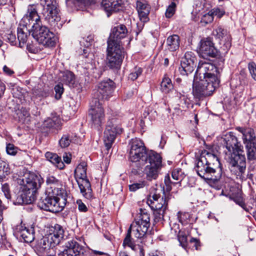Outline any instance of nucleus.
Segmentation results:
<instances>
[{
  "instance_id": "obj_15",
  "label": "nucleus",
  "mask_w": 256,
  "mask_h": 256,
  "mask_svg": "<svg viewBox=\"0 0 256 256\" xmlns=\"http://www.w3.org/2000/svg\"><path fill=\"white\" fill-rule=\"evenodd\" d=\"M196 58L194 52H186L181 61V66L179 68L180 74L185 76L192 73L196 66Z\"/></svg>"
},
{
  "instance_id": "obj_10",
  "label": "nucleus",
  "mask_w": 256,
  "mask_h": 256,
  "mask_svg": "<svg viewBox=\"0 0 256 256\" xmlns=\"http://www.w3.org/2000/svg\"><path fill=\"white\" fill-rule=\"evenodd\" d=\"M66 194H47V196L38 202L39 207L44 210L56 212L62 210L66 203Z\"/></svg>"
},
{
  "instance_id": "obj_44",
  "label": "nucleus",
  "mask_w": 256,
  "mask_h": 256,
  "mask_svg": "<svg viewBox=\"0 0 256 256\" xmlns=\"http://www.w3.org/2000/svg\"><path fill=\"white\" fill-rule=\"evenodd\" d=\"M20 120L24 124H28L30 121V114L25 110H22L20 115L19 116Z\"/></svg>"
},
{
  "instance_id": "obj_48",
  "label": "nucleus",
  "mask_w": 256,
  "mask_h": 256,
  "mask_svg": "<svg viewBox=\"0 0 256 256\" xmlns=\"http://www.w3.org/2000/svg\"><path fill=\"white\" fill-rule=\"evenodd\" d=\"M173 179L178 180H182L183 178V173L182 169L177 168L173 170L172 174Z\"/></svg>"
},
{
  "instance_id": "obj_43",
  "label": "nucleus",
  "mask_w": 256,
  "mask_h": 256,
  "mask_svg": "<svg viewBox=\"0 0 256 256\" xmlns=\"http://www.w3.org/2000/svg\"><path fill=\"white\" fill-rule=\"evenodd\" d=\"M214 20V17L210 14V12L209 11L207 14H204L202 16L201 18L200 23L202 25H206L212 22Z\"/></svg>"
},
{
  "instance_id": "obj_11",
  "label": "nucleus",
  "mask_w": 256,
  "mask_h": 256,
  "mask_svg": "<svg viewBox=\"0 0 256 256\" xmlns=\"http://www.w3.org/2000/svg\"><path fill=\"white\" fill-rule=\"evenodd\" d=\"M124 56V50L122 44L108 42V65L111 68H118Z\"/></svg>"
},
{
  "instance_id": "obj_42",
  "label": "nucleus",
  "mask_w": 256,
  "mask_h": 256,
  "mask_svg": "<svg viewBox=\"0 0 256 256\" xmlns=\"http://www.w3.org/2000/svg\"><path fill=\"white\" fill-rule=\"evenodd\" d=\"M142 72V70L140 67H135L128 76V79L132 81L136 80Z\"/></svg>"
},
{
  "instance_id": "obj_52",
  "label": "nucleus",
  "mask_w": 256,
  "mask_h": 256,
  "mask_svg": "<svg viewBox=\"0 0 256 256\" xmlns=\"http://www.w3.org/2000/svg\"><path fill=\"white\" fill-rule=\"evenodd\" d=\"M178 216L180 222L182 224H184L187 222V220L189 219L190 215L188 212H178Z\"/></svg>"
},
{
  "instance_id": "obj_40",
  "label": "nucleus",
  "mask_w": 256,
  "mask_h": 256,
  "mask_svg": "<svg viewBox=\"0 0 256 256\" xmlns=\"http://www.w3.org/2000/svg\"><path fill=\"white\" fill-rule=\"evenodd\" d=\"M147 185V182L146 181H139L138 182H134L132 184H130L129 190L131 192H136L139 189L144 188Z\"/></svg>"
},
{
  "instance_id": "obj_35",
  "label": "nucleus",
  "mask_w": 256,
  "mask_h": 256,
  "mask_svg": "<svg viewBox=\"0 0 256 256\" xmlns=\"http://www.w3.org/2000/svg\"><path fill=\"white\" fill-rule=\"evenodd\" d=\"M132 230L131 228L128 229L126 235L124 240L122 246L124 248L128 246L132 250H136V246L134 244V239L132 238Z\"/></svg>"
},
{
  "instance_id": "obj_36",
  "label": "nucleus",
  "mask_w": 256,
  "mask_h": 256,
  "mask_svg": "<svg viewBox=\"0 0 256 256\" xmlns=\"http://www.w3.org/2000/svg\"><path fill=\"white\" fill-rule=\"evenodd\" d=\"M76 138V136H73L68 134H64L59 140L60 146L62 148H67L71 142H75Z\"/></svg>"
},
{
  "instance_id": "obj_31",
  "label": "nucleus",
  "mask_w": 256,
  "mask_h": 256,
  "mask_svg": "<svg viewBox=\"0 0 256 256\" xmlns=\"http://www.w3.org/2000/svg\"><path fill=\"white\" fill-rule=\"evenodd\" d=\"M229 168L232 174L236 176L238 179L245 178L246 164H230Z\"/></svg>"
},
{
  "instance_id": "obj_41",
  "label": "nucleus",
  "mask_w": 256,
  "mask_h": 256,
  "mask_svg": "<svg viewBox=\"0 0 256 256\" xmlns=\"http://www.w3.org/2000/svg\"><path fill=\"white\" fill-rule=\"evenodd\" d=\"M170 192L166 191L164 188L163 196L160 199V204H162V205L166 206V208H167L168 202L171 200L172 198V196Z\"/></svg>"
},
{
  "instance_id": "obj_8",
  "label": "nucleus",
  "mask_w": 256,
  "mask_h": 256,
  "mask_svg": "<svg viewBox=\"0 0 256 256\" xmlns=\"http://www.w3.org/2000/svg\"><path fill=\"white\" fill-rule=\"evenodd\" d=\"M123 132L120 120L116 118H110L104 132V142L107 150L111 148L116 137Z\"/></svg>"
},
{
  "instance_id": "obj_30",
  "label": "nucleus",
  "mask_w": 256,
  "mask_h": 256,
  "mask_svg": "<svg viewBox=\"0 0 256 256\" xmlns=\"http://www.w3.org/2000/svg\"><path fill=\"white\" fill-rule=\"evenodd\" d=\"M242 148L231 152V154H226L230 158V164H246V158L242 154Z\"/></svg>"
},
{
  "instance_id": "obj_55",
  "label": "nucleus",
  "mask_w": 256,
  "mask_h": 256,
  "mask_svg": "<svg viewBox=\"0 0 256 256\" xmlns=\"http://www.w3.org/2000/svg\"><path fill=\"white\" fill-rule=\"evenodd\" d=\"M234 202L241 206L246 212H248L249 208L247 207L244 202L243 201L242 198L241 197L234 198Z\"/></svg>"
},
{
  "instance_id": "obj_24",
  "label": "nucleus",
  "mask_w": 256,
  "mask_h": 256,
  "mask_svg": "<svg viewBox=\"0 0 256 256\" xmlns=\"http://www.w3.org/2000/svg\"><path fill=\"white\" fill-rule=\"evenodd\" d=\"M150 224L142 222L136 221L130 226L132 230V235L137 238H142L146 236Z\"/></svg>"
},
{
  "instance_id": "obj_59",
  "label": "nucleus",
  "mask_w": 256,
  "mask_h": 256,
  "mask_svg": "<svg viewBox=\"0 0 256 256\" xmlns=\"http://www.w3.org/2000/svg\"><path fill=\"white\" fill-rule=\"evenodd\" d=\"M177 96L180 98V104L182 107H184L186 104L188 102V100L186 97V96L184 94H182L181 93H179L178 94Z\"/></svg>"
},
{
  "instance_id": "obj_4",
  "label": "nucleus",
  "mask_w": 256,
  "mask_h": 256,
  "mask_svg": "<svg viewBox=\"0 0 256 256\" xmlns=\"http://www.w3.org/2000/svg\"><path fill=\"white\" fill-rule=\"evenodd\" d=\"M33 18H35L36 20L38 18L36 6L34 4L29 5L27 12L22 18L20 26L18 28V39L19 41V46L21 48L24 46L27 41L28 34L33 32Z\"/></svg>"
},
{
  "instance_id": "obj_57",
  "label": "nucleus",
  "mask_w": 256,
  "mask_h": 256,
  "mask_svg": "<svg viewBox=\"0 0 256 256\" xmlns=\"http://www.w3.org/2000/svg\"><path fill=\"white\" fill-rule=\"evenodd\" d=\"M248 68L252 76L256 80V64L254 62H250Z\"/></svg>"
},
{
  "instance_id": "obj_29",
  "label": "nucleus",
  "mask_w": 256,
  "mask_h": 256,
  "mask_svg": "<svg viewBox=\"0 0 256 256\" xmlns=\"http://www.w3.org/2000/svg\"><path fill=\"white\" fill-rule=\"evenodd\" d=\"M59 78L62 82L70 87L75 88L78 86V82L76 80L74 75L70 71L60 72Z\"/></svg>"
},
{
  "instance_id": "obj_62",
  "label": "nucleus",
  "mask_w": 256,
  "mask_h": 256,
  "mask_svg": "<svg viewBox=\"0 0 256 256\" xmlns=\"http://www.w3.org/2000/svg\"><path fill=\"white\" fill-rule=\"evenodd\" d=\"M0 242L4 244L6 248L10 247V244L8 242L5 233L1 234V239Z\"/></svg>"
},
{
  "instance_id": "obj_1",
  "label": "nucleus",
  "mask_w": 256,
  "mask_h": 256,
  "mask_svg": "<svg viewBox=\"0 0 256 256\" xmlns=\"http://www.w3.org/2000/svg\"><path fill=\"white\" fill-rule=\"evenodd\" d=\"M220 82V73L217 67L204 60L200 61L194 78V95L198 98L209 96Z\"/></svg>"
},
{
  "instance_id": "obj_56",
  "label": "nucleus",
  "mask_w": 256,
  "mask_h": 256,
  "mask_svg": "<svg viewBox=\"0 0 256 256\" xmlns=\"http://www.w3.org/2000/svg\"><path fill=\"white\" fill-rule=\"evenodd\" d=\"M33 96L32 97L34 98H45L46 97L48 96V94L44 91H42V90H40L38 89L34 90L32 92Z\"/></svg>"
},
{
  "instance_id": "obj_17",
  "label": "nucleus",
  "mask_w": 256,
  "mask_h": 256,
  "mask_svg": "<svg viewBox=\"0 0 256 256\" xmlns=\"http://www.w3.org/2000/svg\"><path fill=\"white\" fill-rule=\"evenodd\" d=\"M46 194L53 196L54 194H66L64 189L61 188L60 182L52 176H48L46 179Z\"/></svg>"
},
{
  "instance_id": "obj_3",
  "label": "nucleus",
  "mask_w": 256,
  "mask_h": 256,
  "mask_svg": "<svg viewBox=\"0 0 256 256\" xmlns=\"http://www.w3.org/2000/svg\"><path fill=\"white\" fill-rule=\"evenodd\" d=\"M22 182L20 194L17 197L16 202L20 204H32L36 199L38 190L44 183V179L40 174L28 173L26 174Z\"/></svg>"
},
{
  "instance_id": "obj_7",
  "label": "nucleus",
  "mask_w": 256,
  "mask_h": 256,
  "mask_svg": "<svg viewBox=\"0 0 256 256\" xmlns=\"http://www.w3.org/2000/svg\"><path fill=\"white\" fill-rule=\"evenodd\" d=\"M86 167V162H80L75 169L74 176L82 196L86 199L91 200L93 195L90 183L87 178Z\"/></svg>"
},
{
  "instance_id": "obj_45",
  "label": "nucleus",
  "mask_w": 256,
  "mask_h": 256,
  "mask_svg": "<svg viewBox=\"0 0 256 256\" xmlns=\"http://www.w3.org/2000/svg\"><path fill=\"white\" fill-rule=\"evenodd\" d=\"M178 240L180 243V246L186 248L187 246V236L186 234L182 232H180L178 236Z\"/></svg>"
},
{
  "instance_id": "obj_22",
  "label": "nucleus",
  "mask_w": 256,
  "mask_h": 256,
  "mask_svg": "<svg viewBox=\"0 0 256 256\" xmlns=\"http://www.w3.org/2000/svg\"><path fill=\"white\" fill-rule=\"evenodd\" d=\"M128 30L124 25H118L112 28L108 42L122 44L121 40L126 36Z\"/></svg>"
},
{
  "instance_id": "obj_46",
  "label": "nucleus",
  "mask_w": 256,
  "mask_h": 256,
  "mask_svg": "<svg viewBox=\"0 0 256 256\" xmlns=\"http://www.w3.org/2000/svg\"><path fill=\"white\" fill-rule=\"evenodd\" d=\"M6 151L8 154L15 156L18 152V148L14 144L10 143L6 144Z\"/></svg>"
},
{
  "instance_id": "obj_5",
  "label": "nucleus",
  "mask_w": 256,
  "mask_h": 256,
  "mask_svg": "<svg viewBox=\"0 0 256 256\" xmlns=\"http://www.w3.org/2000/svg\"><path fill=\"white\" fill-rule=\"evenodd\" d=\"M40 4L43 7L42 14L45 20L52 28L60 29L62 26V23L56 2L41 0Z\"/></svg>"
},
{
  "instance_id": "obj_6",
  "label": "nucleus",
  "mask_w": 256,
  "mask_h": 256,
  "mask_svg": "<svg viewBox=\"0 0 256 256\" xmlns=\"http://www.w3.org/2000/svg\"><path fill=\"white\" fill-rule=\"evenodd\" d=\"M38 19L36 20L35 18H33L34 20L32 26V36L44 46L48 47L54 46L56 43V38L54 34L50 32L47 27L42 26L39 16Z\"/></svg>"
},
{
  "instance_id": "obj_64",
  "label": "nucleus",
  "mask_w": 256,
  "mask_h": 256,
  "mask_svg": "<svg viewBox=\"0 0 256 256\" xmlns=\"http://www.w3.org/2000/svg\"><path fill=\"white\" fill-rule=\"evenodd\" d=\"M195 12L198 13L202 10L204 8V3L202 2H196V3Z\"/></svg>"
},
{
  "instance_id": "obj_23",
  "label": "nucleus",
  "mask_w": 256,
  "mask_h": 256,
  "mask_svg": "<svg viewBox=\"0 0 256 256\" xmlns=\"http://www.w3.org/2000/svg\"><path fill=\"white\" fill-rule=\"evenodd\" d=\"M102 6L108 12V16L112 12H117L122 10L123 0H102Z\"/></svg>"
},
{
  "instance_id": "obj_63",
  "label": "nucleus",
  "mask_w": 256,
  "mask_h": 256,
  "mask_svg": "<svg viewBox=\"0 0 256 256\" xmlns=\"http://www.w3.org/2000/svg\"><path fill=\"white\" fill-rule=\"evenodd\" d=\"M152 200H150V204L151 206H154V202H156V204H160V196L158 194H153V196H152Z\"/></svg>"
},
{
  "instance_id": "obj_14",
  "label": "nucleus",
  "mask_w": 256,
  "mask_h": 256,
  "mask_svg": "<svg viewBox=\"0 0 256 256\" xmlns=\"http://www.w3.org/2000/svg\"><path fill=\"white\" fill-rule=\"evenodd\" d=\"M114 88V83L112 80L102 82L98 84L92 99H96L102 103L103 100H108L112 96Z\"/></svg>"
},
{
  "instance_id": "obj_32",
  "label": "nucleus",
  "mask_w": 256,
  "mask_h": 256,
  "mask_svg": "<svg viewBox=\"0 0 256 256\" xmlns=\"http://www.w3.org/2000/svg\"><path fill=\"white\" fill-rule=\"evenodd\" d=\"M155 204L154 206H150L154 210V220L156 222H159L164 220V214L166 210V206L162 205V204Z\"/></svg>"
},
{
  "instance_id": "obj_60",
  "label": "nucleus",
  "mask_w": 256,
  "mask_h": 256,
  "mask_svg": "<svg viewBox=\"0 0 256 256\" xmlns=\"http://www.w3.org/2000/svg\"><path fill=\"white\" fill-rule=\"evenodd\" d=\"M2 190L6 198L8 199H10V194L8 185L7 184H2Z\"/></svg>"
},
{
  "instance_id": "obj_51",
  "label": "nucleus",
  "mask_w": 256,
  "mask_h": 256,
  "mask_svg": "<svg viewBox=\"0 0 256 256\" xmlns=\"http://www.w3.org/2000/svg\"><path fill=\"white\" fill-rule=\"evenodd\" d=\"M138 222H142L146 224H150V214L147 212H142L139 216V220Z\"/></svg>"
},
{
  "instance_id": "obj_16",
  "label": "nucleus",
  "mask_w": 256,
  "mask_h": 256,
  "mask_svg": "<svg viewBox=\"0 0 256 256\" xmlns=\"http://www.w3.org/2000/svg\"><path fill=\"white\" fill-rule=\"evenodd\" d=\"M214 32L216 36L220 40V44L221 45L220 50L222 54L228 52L231 46V36L226 30L222 26L216 28Z\"/></svg>"
},
{
  "instance_id": "obj_21",
  "label": "nucleus",
  "mask_w": 256,
  "mask_h": 256,
  "mask_svg": "<svg viewBox=\"0 0 256 256\" xmlns=\"http://www.w3.org/2000/svg\"><path fill=\"white\" fill-rule=\"evenodd\" d=\"M222 144L227 151H224L226 154H231V152L242 148L240 143L238 142L237 138L232 132L226 133L222 138Z\"/></svg>"
},
{
  "instance_id": "obj_49",
  "label": "nucleus",
  "mask_w": 256,
  "mask_h": 256,
  "mask_svg": "<svg viewBox=\"0 0 256 256\" xmlns=\"http://www.w3.org/2000/svg\"><path fill=\"white\" fill-rule=\"evenodd\" d=\"M176 4L174 2H172L168 6L166 12V16L168 18H171L175 12Z\"/></svg>"
},
{
  "instance_id": "obj_47",
  "label": "nucleus",
  "mask_w": 256,
  "mask_h": 256,
  "mask_svg": "<svg viewBox=\"0 0 256 256\" xmlns=\"http://www.w3.org/2000/svg\"><path fill=\"white\" fill-rule=\"evenodd\" d=\"M210 12L213 17L216 16L218 18H221L225 14L224 10L219 8H214L212 9Z\"/></svg>"
},
{
  "instance_id": "obj_28",
  "label": "nucleus",
  "mask_w": 256,
  "mask_h": 256,
  "mask_svg": "<svg viewBox=\"0 0 256 256\" xmlns=\"http://www.w3.org/2000/svg\"><path fill=\"white\" fill-rule=\"evenodd\" d=\"M236 130L242 134L244 142L246 146L250 142H256V136L253 129L250 128H243L238 127L236 128Z\"/></svg>"
},
{
  "instance_id": "obj_13",
  "label": "nucleus",
  "mask_w": 256,
  "mask_h": 256,
  "mask_svg": "<svg viewBox=\"0 0 256 256\" xmlns=\"http://www.w3.org/2000/svg\"><path fill=\"white\" fill-rule=\"evenodd\" d=\"M102 104V103L96 99H92L90 102L89 116L90 117V124L92 127L95 128H100L104 120L105 114Z\"/></svg>"
},
{
  "instance_id": "obj_27",
  "label": "nucleus",
  "mask_w": 256,
  "mask_h": 256,
  "mask_svg": "<svg viewBox=\"0 0 256 256\" xmlns=\"http://www.w3.org/2000/svg\"><path fill=\"white\" fill-rule=\"evenodd\" d=\"M136 8L138 13L140 20L145 22L148 21V15L150 11V6L144 0H137Z\"/></svg>"
},
{
  "instance_id": "obj_53",
  "label": "nucleus",
  "mask_w": 256,
  "mask_h": 256,
  "mask_svg": "<svg viewBox=\"0 0 256 256\" xmlns=\"http://www.w3.org/2000/svg\"><path fill=\"white\" fill-rule=\"evenodd\" d=\"M54 90L56 92L55 97L57 100L61 98L62 94L64 92V88L62 84H58L54 87Z\"/></svg>"
},
{
  "instance_id": "obj_9",
  "label": "nucleus",
  "mask_w": 256,
  "mask_h": 256,
  "mask_svg": "<svg viewBox=\"0 0 256 256\" xmlns=\"http://www.w3.org/2000/svg\"><path fill=\"white\" fill-rule=\"evenodd\" d=\"M130 144L131 146L129 154L130 160L132 162H138L140 166H144L147 164L150 152H147L142 141L135 138L131 140Z\"/></svg>"
},
{
  "instance_id": "obj_2",
  "label": "nucleus",
  "mask_w": 256,
  "mask_h": 256,
  "mask_svg": "<svg viewBox=\"0 0 256 256\" xmlns=\"http://www.w3.org/2000/svg\"><path fill=\"white\" fill-rule=\"evenodd\" d=\"M218 156L204 150L198 160L196 170L202 178L216 182L220 180L222 176Z\"/></svg>"
},
{
  "instance_id": "obj_25",
  "label": "nucleus",
  "mask_w": 256,
  "mask_h": 256,
  "mask_svg": "<svg viewBox=\"0 0 256 256\" xmlns=\"http://www.w3.org/2000/svg\"><path fill=\"white\" fill-rule=\"evenodd\" d=\"M64 232V230L62 226L56 224L50 228V233L46 234V236L54 244L57 245L60 244L61 239L62 238Z\"/></svg>"
},
{
  "instance_id": "obj_26",
  "label": "nucleus",
  "mask_w": 256,
  "mask_h": 256,
  "mask_svg": "<svg viewBox=\"0 0 256 256\" xmlns=\"http://www.w3.org/2000/svg\"><path fill=\"white\" fill-rule=\"evenodd\" d=\"M18 234L25 242H31L34 239V228H26L22 225L18 228Z\"/></svg>"
},
{
  "instance_id": "obj_12",
  "label": "nucleus",
  "mask_w": 256,
  "mask_h": 256,
  "mask_svg": "<svg viewBox=\"0 0 256 256\" xmlns=\"http://www.w3.org/2000/svg\"><path fill=\"white\" fill-rule=\"evenodd\" d=\"M147 163L149 164L145 166L143 171L146 178L148 180L156 179L162 167V157L155 152L150 151Z\"/></svg>"
},
{
  "instance_id": "obj_34",
  "label": "nucleus",
  "mask_w": 256,
  "mask_h": 256,
  "mask_svg": "<svg viewBox=\"0 0 256 256\" xmlns=\"http://www.w3.org/2000/svg\"><path fill=\"white\" fill-rule=\"evenodd\" d=\"M45 156L47 160L51 162L60 169H62L64 167V162L62 161L61 158L56 154L50 152H46Z\"/></svg>"
},
{
  "instance_id": "obj_38",
  "label": "nucleus",
  "mask_w": 256,
  "mask_h": 256,
  "mask_svg": "<svg viewBox=\"0 0 256 256\" xmlns=\"http://www.w3.org/2000/svg\"><path fill=\"white\" fill-rule=\"evenodd\" d=\"M247 156L250 160H256V142L246 144Z\"/></svg>"
},
{
  "instance_id": "obj_20",
  "label": "nucleus",
  "mask_w": 256,
  "mask_h": 256,
  "mask_svg": "<svg viewBox=\"0 0 256 256\" xmlns=\"http://www.w3.org/2000/svg\"><path fill=\"white\" fill-rule=\"evenodd\" d=\"M200 53L204 58L208 57L214 58L216 56L218 50L214 46L212 40L206 38L202 39L200 42Z\"/></svg>"
},
{
  "instance_id": "obj_39",
  "label": "nucleus",
  "mask_w": 256,
  "mask_h": 256,
  "mask_svg": "<svg viewBox=\"0 0 256 256\" xmlns=\"http://www.w3.org/2000/svg\"><path fill=\"white\" fill-rule=\"evenodd\" d=\"M84 68L86 70L87 73L88 74H92L95 78L99 76L98 70L95 64L92 62L90 63H87L86 64Z\"/></svg>"
},
{
  "instance_id": "obj_18",
  "label": "nucleus",
  "mask_w": 256,
  "mask_h": 256,
  "mask_svg": "<svg viewBox=\"0 0 256 256\" xmlns=\"http://www.w3.org/2000/svg\"><path fill=\"white\" fill-rule=\"evenodd\" d=\"M83 254L82 246L76 241L70 240L65 244V248L58 256H82Z\"/></svg>"
},
{
  "instance_id": "obj_50",
  "label": "nucleus",
  "mask_w": 256,
  "mask_h": 256,
  "mask_svg": "<svg viewBox=\"0 0 256 256\" xmlns=\"http://www.w3.org/2000/svg\"><path fill=\"white\" fill-rule=\"evenodd\" d=\"M164 182L165 184V188L164 190L167 192H170L172 190V184H175L176 182H172L170 179V176L168 174H166L164 179Z\"/></svg>"
},
{
  "instance_id": "obj_61",
  "label": "nucleus",
  "mask_w": 256,
  "mask_h": 256,
  "mask_svg": "<svg viewBox=\"0 0 256 256\" xmlns=\"http://www.w3.org/2000/svg\"><path fill=\"white\" fill-rule=\"evenodd\" d=\"M76 204L78 206V210L81 212H86L88 211V208L84 204L82 200H78L76 201Z\"/></svg>"
},
{
  "instance_id": "obj_54",
  "label": "nucleus",
  "mask_w": 256,
  "mask_h": 256,
  "mask_svg": "<svg viewBox=\"0 0 256 256\" xmlns=\"http://www.w3.org/2000/svg\"><path fill=\"white\" fill-rule=\"evenodd\" d=\"M4 36L6 38V40L10 42L12 44L14 45L16 44V36L12 32L6 34Z\"/></svg>"
},
{
  "instance_id": "obj_37",
  "label": "nucleus",
  "mask_w": 256,
  "mask_h": 256,
  "mask_svg": "<svg viewBox=\"0 0 256 256\" xmlns=\"http://www.w3.org/2000/svg\"><path fill=\"white\" fill-rule=\"evenodd\" d=\"M173 88V85L172 83L171 80L164 76L161 82L160 90L164 93L169 92Z\"/></svg>"
},
{
  "instance_id": "obj_19",
  "label": "nucleus",
  "mask_w": 256,
  "mask_h": 256,
  "mask_svg": "<svg viewBox=\"0 0 256 256\" xmlns=\"http://www.w3.org/2000/svg\"><path fill=\"white\" fill-rule=\"evenodd\" d=\"M56 245L46 235L36 241L34 246V250L39 256H46Z\"/></svg>"
},
{
  "instance_id": "obj_33",
  "label": "nucleus",
  "mask_w": 256,
  "mask_h": 256,
  "mask_svg": "<svg viewBox=\"0 0 256 256\" xmlns=\"http://www.w3.org/2000/svg\"><path fill=\"white\" fill-rule=\"evenodd\" d=\"M180 38L177 34L169 36L166 40L167 48L172 52L176 50L180 47Z\"/></svg>"
},
{
  "instance_id": "obj_58",
  "label": "nucleus",
  "mask_w": 256,
  "mask_h": 256,
  "mask_svg": "<svg viewBox=\"0 0 256 256\" xmlns=\"http://www.w3.org/2000/svg\"><path fill=\"white\" fill-rule=\"evenodd\" d=\"M86 44H84V45L86 47V49L83 50L84 54H86L88 52V48L90 46L93 42V38L92 36H88L86 38Z\"/></svg>"
}]
</instances>
